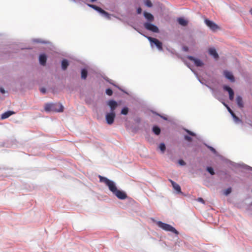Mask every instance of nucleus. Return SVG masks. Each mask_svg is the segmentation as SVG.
I'll return each instance as SVG.
<instances>
[{"instance_id":"obj_40","label":"nucleus","mask_w":252,"mask_h":252,"mask_svg":"<svg viewBox=\"0 0 252 252\" xmlns=\"http://www.w3.org/2000/svg\"><path fill=\"white\" fill-rule=\"evenodd\" d=\"M68 64H62V69L63 70H65L67 68Z\"/></svg>"},{"instance_id":"obj_44","label":"nucleus","mask_w":252,"mask_h":252,"mask_svg":"<svg viewBox=\"0 0 252 252\" xmlns=\"http://www.w3.org/2000/svg\"><path fill=\"white\" fill-rule=\"evenodd\" d=\"M40 92L43 94H45L46 93V89L44 88H41Z\"/></svg>"},{"instance_id":"obj_12","label":"nucleus","mask_w":252,"mask_h":252,"mask_svg":"<svg viewBox=\"0 0 252 252\" xmlns=\"http://www.w3.org/2000/svg\"><path fill=\"white\" fill-rule=\"evenodd\" d=\"M143 16L146 20L145 22H154L155 20L154 15L147 11L144 10L143 11Z\"/></svg>"},{"instance_id":"obj_43","label":"nucleus","mask_w":252,"mask_h":252,"mask_svg":"<svg viewBox=\"0 0 252 252\" xmlns=\"http://www.w3.org/2000/svg\"><path fill=\"white\" fill-rule=\"evenodd\" d=\"M207 147L213 153H215L216 152V150L214 148L209 146H208Z\"/></svg>"},{"instance_id":"obj_35","label":"nucleus","mask_w":252,"mask_h":252,"mask_svg":"<svg viewBox=\"0 0 252 252\" xmlns=\"http://www.w3.org/2000/svg\"><path fill=\"white\" fill-rule=\"evenodd\" d=\"M185 130L190 135L192 136H196V134L194 132H192V131H190V130H189L188 129H185Z\"/></svg>"},{"instance_id":"obj_30","label":"nucleus","mask_w":252,"mask_h":252,"mask_svg":"<svg viewBox=\"0 0 252 252\" xmlns=\"http://www.w3.org/2000/svg\"><path fill=\"white\" fill-rule=\"evenodd\" d=\"M128 112V108L127 107H124L121 111V114L127 115Z\"/></svg>"},{"instance_id":"obj_29","label":"nucleus","mask_w":252,"mask_h":252,"mask_svg":"<svg viewBox=\"0 0 252 252\" xmlns=\"http://www.w3.org/2000/svg\"><path fill=\"white\" fill-rule=\"evenodd\" d=\"M182 50L185 52H189V48L185 45H183L182 46Z\"/></svg>"},{"instance_id":"obj_22","label":"nucleus","mask_w":252,"mask_h":252,"mask_svg":"<svg viewBox=\"0 0 252 252\" xmlns=\"http://www.w3.org/2000/svg\"><path fill=\"white\" fill-rule=\"evenodd\" d=\"M14 114H15V112L14 111H6L1 115V119L2 120L8 118L9 117H10L11 115Z\"/></svg>"},{"instance_id":"obj_45","label":"nucleus","mask_w":252,"mask_h":252,"mask_svg":"<svg viewBox=\"0 0 252 252\" xmlns=\"http://www.w3.org/2000/svg\"><path fill=\"white\" fill-rule=\"evenodd\" d=\"M0 92L2 94H4V93H5V91H4V89H3V88H0Z\"/></svg>"},{"instance_id":"obj_41","label":"nucleus","mask_w":252,"mask_h":252,"mask_svg":"<svg viewBox=\"0 0 252 252\" xmlns=\"http://www.w3.org/2000/svg\"><path fill=\"white\" fill-rule=\"evenodd\" d=\"M178 163L181 165H185L186 164V162L182 159H180L178 161Z\"/></svg>"},{"instance_id":"obj_18","label":"nucleus","mask_w":252,"mask_h":252,"mask_svg":"<svg viewBox=\"0 0 252 252\" xmlns=\"http://www.w3.org/2000/svg\"><path fill=\"white\" fill-rule=\"evenodd\" d=\"M169 181L172 184L174 190H175L178 193H183V192L181 191V187L178 184H177L176 183H175L171 179H169Z\"/></svg>"},{"instance_id":"obj_34","label":"nucleus","mask_w":252,"mask_h":252,"mask_svg":"<svg viewBox=\"0 0 252 252\" xmlns=\"http://www.w3.org/2000/svg\"><path fill=\"white\" fill-rule=\"evenodd\" d=\"M224 105L226 107L228 112L230 113V114L232 115V116H233V115L234 114V113L233 112V111L230 108V107L227 105L226 104H224Z\"/></svg>"},{"instance_id":"obj_28","label":"nucleus","mask_w":252,"mask_h":252,"mask_svg":"<svg viewBox=\"0 0 252 252\" xmlns=\"http://www.w3.org/2000/svg\"><path fill=\"white\" fill-rule=\"evenodd\" d=\"M87 76V71L85 69H83L81 71V78L82 79H85Z\"/></svg>"},{"instance_id":"obj_48","label":"nucleus","mask_w":252,"mask_h":252,"mask_svg":"<svg viewBox=\"0 0 252 252\" xmlns=\"http://www.w3.org/2000/svg\"><path fill=\"white\" fill-rule=\"evenodd\" d=\"M235 63H240V62L236 59L235 61Z\"/></svg>"},{"instance_id":"obj_9","label":"nucleus","mask_w":252,"mask_h":252,"mask_svg":"<svg viewBox=\"0 0 252 252\" xmlns=\"http://www.w3.org/2000/svg\"><path fill=\"white\" fill-rule=\"evenodd\" d=\"M157 224L160 228L165 231L173 232L177 235L179 233L178 231L176 230L175 228L168 224L159 221L157 222Z\"/></svg>"},{"instance_id":"obj_13","label":"nucleus","mask_w":252,"mask_h":252,"mask_svg":"<svg viewBox=\"0 0 252 252\" xmlns=\"http://www.w3.org/2000/svg\"><path fill=\"white\" fill-rule=\"evenodd\" d=\"M116 114L115 112L108 113L106 115V120L108 125H112L114 121Z\"/></svg>"},{"instance_id":"obj_3","label":"nucleus","mask_w":252,"mask_h":252,"mask_svg":"<svg viewBox=\"0 0 252 252\" xmlns=\"http://www.w3.org/2000/svg\"><path fill=\"white\" fill-rule=\"evenodd\" d=\"M85 3L89 7L93 8L94 10L97 12L101 16L107 19H111V17L114 16L113 14L109 13L107 11L102 9L100 6L85 2Z\"/></svg>"},{"instance_id":"obj_36","label":"nucleus","mask_w":252,"mask_h":252,"mask_svg":"<svg viewBox=\"0 0 252 252\" xmlns=\"http://www.w3.org/2000/svg\"><path fill=\"white\" fill-rule=\"evenodd\" d=\"M106 93L107 94H108V95H111L113 94V91L111 89H107L106 90Z\"/></svg>"},{"instance_id":"obj_6","label":"nucleus","mask_w":252,"mask_h":252,"mask_svg":"<svg viewBox=\"0 0 252 252\" xmlns=\"http://www.w3.org/2000/svg\"><path fill=\"white\" fill-rule=\"evenodd\" d=\"M100 182H103L108 187L109 190L113 193H115L117 189V187L115 183L106 177H102L100 175L98 176Z\"/></svg>"},{"instance_id":"obj_19","label":"nucleus","mask_w":252,"mask_h":252,"mask_svg":"<svg viewBox=\"0 0 252 252\" xmlns=\"http://www.w3.org/2000/svg\"><path fill=\"white\" fill-rule=\"evenodd\" d=\"M108 105L110 107L111 112H115V110L118 106L117 102L113 100H109L108 102Z\"/></svg>"},{"instance_id":"obj_17","label":"nucleus","mask_w":252,"mask_h":252,"mask_svg":"<svg viewBox=\"0 0 252 252\" xmlns=\"http://www.w3.org/2000/svg\"><path fill=\"white\" fill-rule=\"evenodd\" d=\"M187 58L192 63H204L201 59L192 55H188Z\"/></svg>"},{"instance_id":"obj_23","label":"nucleus","mask_w":252,"mask_h":252,"mask_svg":"<svg viewBox=\"0 0 252 252\" xmlns=\"http://www.w3.org/2000/svg\"><path fill=\"white\" fill-rule=\"evenodd\" d=\"M143 4L148 8H152L154 6L153 3L151 0H143Z\"/></svg>"},{"instance_id":"obj_10","label":"nucleus","mask_w":252,"mask_h":252,"mask_svg":"<svg viewBox=\"0 0 252 252\" xmlns=\"http://www.w3.org/2000/svg\"><path fill=\"white\" fill-rule=\"evenodd\" d=\"M208 54L215 61H218L220 59V56L215 47H209L207 49Z\"/></svg>"},{"instance_id":"obj_8","label":"nucleus","mask_w":252,"mask_h":252,"mask_svg":"<svg viewBox=\"0 0 252 252\" xmlns=\"http://www.w3.org/2000/svg\"><path fill=\"white\" fill-rule=\"evenodd\" d=\"M204 23L206 26L213 32H216L218 30H220V28L213 20L207 18H204Z\"/></svg>"},{"instance_id":"obj_4","label":"nucleus","mask_w":252,"mask_h":252,"mask_svg":"<svg viewBox=\"0 0 252 252\" xmlns=\"http://www.w3.org/2000/svg\"><path fill=\"white\" fill-rule=\"evenodd\" d=\"M147 38L148 39L152 48H156L159 51H163V44L161 41L151 36L147 37Z\"/></svg>"},{"instance_id":"obj_50","label":"nucleus","mask_w":252,"mask_h":252,"mask_svg":"<svg viewBox=\"0 0 252 252\" xmlns=\"http://www.w3.org/2000/svg\"><path fill=\"white\" fill-rule=\"evenodd\" d=\"M184 63H189V62H187V61L185 62Z\"/></svg>"},{"instance_id":"obj_52","label":"nucleus","mask_w":252,"mask_h":252,"mask_svg":"<svg viewBox=\"0 0 252 252\" xmlns=\"http://www.w3.org/2000/svg\"><path fill=\"white\" fill-rule=\"evenodd\" d=\"M1 33H0V36H1Z\"/></svg>"},{"instance_id":"obj_38","label":"nucleus","mask_w":252,"mask_h":252,"mask_svg":"<svg viewBox=\"0 0 252 252\" xmlns=\"http://www.w3.org/2000/svg\"><path fill=\"white\" fill-rule=\"evenodd\" d=\"M231 192V188H228L227 189H226L224 192V194L226 195H227L228 194H229L230 192Z\"/></svg>"},{"instance_id":"obj_39","label":"nucleus","mask_w":252,"mask_h":252,"mask_svg":"<svg viewBox=\"0 0 252 252\" xmlns=\"http://www.w3.org/2000/svg\"><path fill=\"white\" fill-rule=\"evenodd\" d=\"M232 116L233 117V119L235 120L236 122L241 121V120L237 116H236L235 114L233 115V116Z\"/></svg>"},{"instance_id":"obj_33","label":"nucleus","mask_w":252,"mask_h":252,"mask_svg":"<svg viewBox=\"0 0 252 252\" xmlns=\"http://www.w3.org/2000/svg\"><path fill=\"white\" fill-rule=\"evenodd\" d=\"M138 30V31H136L137 32H138L139 33H140L141 35H143V36L145 37L146 38H147V37L149 36L148 35L145 34L144 32L140 28H139V30Z\"/></svg>"},{"instance_id":"obj_2","label":"nucleus","mask_w":252,"mask_h":252,"mask_svg":"<svg viewBox=\"0 0 252 252\" xmlns=\"http://www.w3.org/2000/svg\"><path fill=\"white\" fill-rule=\"evenodd\" d=\"M35 51L33 48L27 47L21 42H13L5 46L0 51V55L3 59H17L30 60L35 56Z\"/></svg>"},{"instance_id":"obj_25","label":"nucleus","mask_w":252,"mask_h":252,"mask_svg":"<svg viewBox=\"0 0 252 252\" xmlns=\"http://www.w3.org/2000/svg\"><path fill=\"white\" fill-rule=\"evenodd\" d=\"M167 50L171 53V54L173 56H177L178 57L179 56V54L176 52V51L173 49V48H167Z\"/></svg>"},{"instance_id":"obj_51","label":"nucleus","mask_w":252,"mask_h":252,"mask_svg":"<svg viewBox=\"0 0 252 252\" xmlns=\"http://www.w3.org/2000/svg\"><path fill=\"white\" fill-rule=\"evenodd\" d=\"M192 40H193V42H194V39H192Z\"/></svg>"},{"instance_id":"obj_47","label":"nucleus","mask_w":252,"mask_h":252,"mask_svg":"<svg viewBox=\"0 0 252 252\" xmlns=\"http://www.w3.org/2000/svg\"><path fill=\"white\" fill-rule=\"evenodd\" d=\"M249 12L252 16V8L250 9Z\"/></svg>"},{"instance_id":"obj_21","label":"nucleus","mask_w":252,"mask_h":252,"mask_svg":"<svg viewBox=\"0 0 252 252\" xmlns=\"http://www.w3.org/2000/svg\"><path fill=\"white\" fill-rule=\"evenodd\" d=\"M224 75L225 77L229 79L231 82H234L235 79L232 73L228 71H224Z\"/></svg>"},{"instance_id":"obj_20","label":"nucleus","mask_w":252,"mask_h":252,"mask_svg":"<svg viewBox=\"0 0 252 252\" xmlns=\"http://www.w3.org/2000/svg\"><path fill=\"white\" fill-rule=\"evenodd\" d=\"M133 6L136 9V12L137 15L143 14L142 8L138 1H135Z\"/></svg>"},{"instance_id":"obj_46","label":"nucleus","mask_w":252,"mask_h":252,"mask_svg":"<svg viewBox=\"0 0 252 252\" xmlns=\"http://www.w3.org/2000/svg\"><path fill=\"white\" fill-rule=\"evenodd\" d=\"M197 67H199V66H201L202 65H203V64H199V63H197V64H194Z\"/></svg>"},{"instance_id":"obj_49","label":"nucleus","mask_w":252,"mask_h":252,"mask_svg":"<svg viewBox=\"0 0 252 252\" xmlns=\"http://www.w3.org/2000/svg\"><path fill=\"white\" fill-rule=\"evenodd\" d=\"M187 64L188 65V67H190V65H190V64Z\"/></svg>"},{"instance_id":"obj_37","label":"nucleus","mask_w":252,"mask_h":252,"mask_svg":"<svg viewBox=\"0 0 252 252\" xmlns=\"http://www.w3.org/2000/svg\"><path fill=\"white\" fill-rule=\"evenodd\" d=\"M184 138L186 140L189 141V142H191L192 141V139L191 137L189 136H188V135H185L184 136Z\"/></svg>"},{"instance_id":"obj_27","label":"nucleus","mask_w":252,"mask_h":252,"mask_svg":"<svg viewBox=\"0 0 252 252\" xmlns=\"http://www.w3.org/2000/svg\"><path fill=\"white\" fill-rule=\"evenodd\" d=\"M153 131L156 135H159L160 133V129L157 126H154L153 127Z\"/></svg>"},{"instance_id":"obj_16","label":"nucleus","mask_w":252,"mask_h":252,"mask_svg":"<svg viewBox=\"0 0 252 252\" xmlns=\"http://www.w3.org/2000/svg\"><path fill=\"white\" fill-rule=\"evenodd\" d=\"M120 199H125L127 198L126 194L123 191L117 189L113 193Z\"/></svg>"},{"instance_id":"obj_11","label":"nucleus","mask_w":252,"mask_h":252,"mask_svg":"<svg viewBox=\"0 0 252 252\" xmlns=\"http://www.w3.org/2000/svg\"><path fill=\"white\" fill-rule=\"evenodd\" d=\"M32 42L35 43H38V44H48L49 45V47H52L54 49H56V47L52 44V42H51L49 41L42 39L40 38H33L32 40Z\"/></svg>"},{"instance_id":"obj_42","label":"nucleus","mask_w":252,"mask_h":252,"mask_svg":"<svg viewBox=\"0 0 252 252\" xmlns=\"http://www.w3.org/2000/svg\"><path fill=\"white\" fill-rule=\"evenodd\" d=\"M197 201L201 202L203 204H205V201L201 197H199L197 199Z\"/></svg>"},{"instance_id":"obj_26","label":"nucleus","mask_w":252,"mask_h":252,"mask_svg":"<svg viewBox=\"0 0 252 252\" xmlns=\"http://www.w3.org/2000/svg\"><path fill=\"white\" fill-rule=\"evenodd\" d=\"M126 23L131 28H132L136 31H138L137 30H139V28L137 27L133 22H126Z\"/></svg>"},{"instance_id":"obj_24","label":"nucleus","mask_w":252,"mask_h":252,"mask_svg":"<svg viewBox=\"0 0 252 252\" xmlns=\"http://www.w3.org/2000/svg\"><path fill=\"white\" fill-rule=\"evenodd\" d=\"M236 101H237L238 106L240 108H243L244 107L243 99L241 96H238L237 97Z\"/></svg>"},{"instance_id":"obj_15","label":"nucleus","mask_w":252,"mask_h":252,"mask_svg":"<svg viewBox=\"0 0 252 252\" xmlns=\"http://www.w3.org/2000/svg\"><path fill=\"white\" fill-rule=\"evenodd\" d=\"M223 89L224 91H227L229 94V98L230 100H233L234 99V93L233 90L229 86L224 85Z\"/></svg>"},{"instance_id":"obj_14","label":"nucleus","mask_w":252,"mask_h":252,"mask_svg":"<svg viewBox=\"0 0 252 252\" xmlns=\"http://www.w3.org/2000/svg\"><path fill=\"white\" fill-rule=\"evenodd\" d=\"M177 22L181 26H186L188 25L189 21L185 16H182L177 18Z\"/></svg>"},{"instance_id":"obj_1","label":"nucleus","mask_w":252,"mask_h":252,"mask_svg":"<svg viewBox=\"0 0 252 252\" xmlns=\"http://www.w3.org/2000/svg\"><path fill=\"white\" fill-rule=\"evenodd\" d=\"M50 52L49 54L41 51L38 55V63H47L50 58L51 63H71L72 61L78 63H87L88 61L83 58L76 56L75 55L60 50L56 47V49L49 47Z\"/></svg>"},{"instance_id":"obj_32","label":"nucleus","mask_w":252,"mask_h":252,"mask_svg":"<svg viewBox=\"0 0 252 252\" xmlns=\"http://www.w3.org/2000/svg\"><path fill=\"white\" fill-rule=\"evenodd\" d=\"M207 170L212 175H213L215 174V172L214 171V170L213 168L211 167H208L207 168Z\"/></svg>"},{"instance_id":"obj_7","label":"nucleus","mask_w":252,"mask_h":252,"mask_svg":"<svg viewBox=\"0 0 252 252\" xmlns=\"http://www.w3.org/2000/svg\"><path fill=\"white\" fill-rule=\"evenodd\" d=\"M153 22H144L143 26L144 28L149 32L153 33H158L159 32V29L158 26L153 23Z\"/></svg>"},{"instance_id":"obj_31","label":"nucleus","mask_w":252,"mask_h":252,"mask_svg":"<svg viewBox=\"0 0 252 252\" xmlns=\"http://www.w3.org/2000/svg\"><path fill=\"white\" fill-rule=\"evenodd\" d=\"M159 149L162 152H164L165 150L166 147L164 143H161L159 145Z\"/></svg>"},{"instance_id":"obj_5","label":"nucleus","mask_w":252,"mask_h":252,"mask_svg":"<svg viewBox=\"0 0 252 252\" xmlns=\"http://www.w3.org/2000/svg\"><path fill=\"white\" fill-rule=\"evenodd\" d=\"M44 109L47 112H63V107L60 103H47L45 104Z\"/></svg>"}]
</instances>
